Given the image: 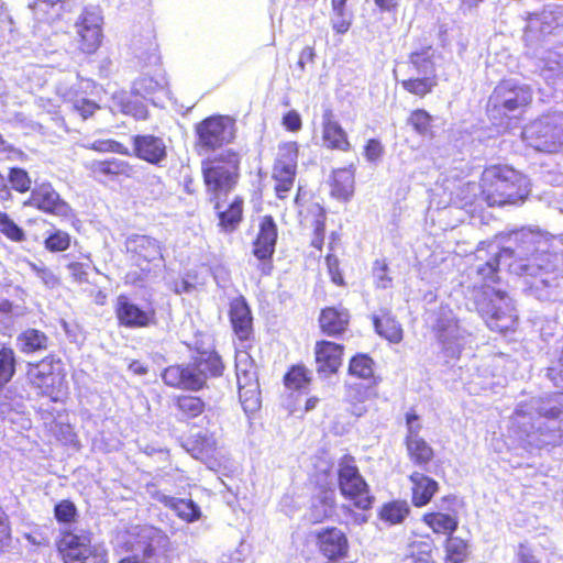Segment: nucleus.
I'll return each mask as SVG.
<instances>
[{
  "mask_svg": "<svg viewBox=\"0 0 563 563\" xmlns=\"http://www.w3.org/2000/svg\"><path fill=\"white\" fill-rule=\"evenodd\" d=\"M229 320L234 335L239 398L246 412H254L261 407L256 365L251 356V351L255 347L257 340L252 311L243 296L231 300Z\"/></svg>",
  "mask_w": 563,
  "mask_h": 563,
  "instance_id": "nucleus-1",
  "label": "nucleus"
},
{
  "mask_svg": "<svg viewBox=\"0 0 563 563\" xmlns=\"http://www.w3.org/2000/svg\"><path fill=\"white\" fill-rule=\"evenodd\" d=\"M503 256L507 261V271L528 283L539 280L548 286L547 276L555 269L553 255L547 249V242L531 233L520 234L512 246L504 247Z\"/></svg>",
  "mask_w": 563,
  "mask_h": 563,
  "instance_id": "nucleus-2",
  "label": "nucleus"
},
{
  "mask_svg": "<svg viewBox=\"0 0 563 563\" xmlns=\"http://www.w3.org/2000/svg\"><path fill=\"white\" fill-rule=\"evenodd\" d=\"M481 197L489 207L523 203L531 191L526 175L508 165L487 166L479 179Z\"/></svg>",
  "mask_w": 563,
  "mask_h": 563,
  "instance_id": "nucleus-3",
  "label": "nucleus"
},
{
  "mask_svg": "<svg viewBox=\"0 0 563 563\" xmlns=\"http://www.w3.org/2000/svg\"><path fill=\"white\" fill-rule=\"evenodd\" d=\"M532 101L530 86L503 79L488 97L486 113L494 124L510 128L523 119Z\"/></svg>",
  "mask_w": 563,
  "mask_h": 563,
  "instance_id": "nucleus-4",
  "label": "nucleus"
},
{
  "mask_svg": "<svg viewBox=\"0 0 563 563\" xmlns=\"http://www.w3.org/2000/svg\"><path fill=\"white\" fill-rule=\"evenodd\" d=\"M25 380L37 397L47 398L53 404H64L69 397L67 371L55 353L27 362Z\"/></svg>",
  "mask_w": 563,
  "mask_h": 563,
  "instance_id": "nucleus-5",
  "label": "nucleus"
},
{
  "mask_svg": "<svg viewBox=\"0 0 563 563\" xmlns=\"http://www.w3.org/2000/svg\"><path fill=\"white\" fill-rule=\"evenodd\" d=\"M241 153L233 148L203 159L201 173L207 194L231 192L235 189L241 176Z\"/></svg>",
  "mask_w": 563,
  "mask_h": 563,
  "instance_id": "nucleus-6",
  "label": "nucleus"
},
{
  "mask_svg": "<svg viewBox=\"0 0 563 563\" xmlns=\"http://www.w3.org/2000/svg\"><path fill=\"white\" fill-rule=\"evenodd\" d=\"M336 483L341 496L355 509L367 511L373 508L375 497L353 455L344 454L339 459Z\"/></svg>",
  "mask_w": 563,
  "mask_h": 563,
  "instance_id": "nucleus-7",
  "label": "nucleus"
},
{
  "mask_svg": "<svg viewBox=\"0 0 563 563\" xmlns=\"http://www.w3.org/2000/svg\"><path fill=\"white\" fill-rule=\"evenodd\" d=\"M126 252L131 269L125 274V282L140 283L159 268L163 255L158 243L146 235H133L126 241Z\"/></svg>",
  "mask_w": 563,
  "mask_h": 563,
  "instance_id": "nucleus-8",
  "label": "nucleus"
},
{
  "mask_svg": "<svg viewBox=\"0 0 563 563\" xmlns=\"http://www.w3.org/2000/svg\"><path fill=\"white\" fill-rule=\"evenodd\" d=\"M523 139L536 150L559 153L563 150V111H553L536 118L522 131Z\"/></svg>",
  "mask_w": 563,
  "mask_h": 563,
  "instance_id": "nucleus-9",
  "label": "nucleus"
},
{
  "mask_svg": "<svg viewBox=\"0 0 563 563\" xmlns=\"http://www.w3.org/2000/svg\"><path fill=\"white\" fill-rule=\"evenodd\" d=\"M408 64L412 70L426 71L424 76H411L400 81L402 89L419 99L431 95L439 85L434 57L431 46H424L408 55Z\"/></svg>",
  "mask_w": 563,
  "mask_h": 563,
  "instance_id": "nucleus-10",
  "label": "nucleus"
},
{
  "mask_svg": "<svg viewBox=\"0 0 563 563\" xmlns=\"http://www.w3.org/2000/svg\"><path fill=\"white\" fill-rule=\"evenodd\" d=\"M197 145L214 151L232 143L235 139V121L229 115L213 114L196 126Z\"/></svg>",
  "mask_w": 563,
  "mask_h": 563,
  "instance_id": "nucleus-11",
  "label": "nucleus"
},
{
  "mask_svg": "<svg viewBox=\"0 0 563 563\" xmlns=\"http://www.w3.org/2000/svg\"><path fill=\"white\" fill-rule=\"evenodd\" d=\"M494 297L482 307V313L492 331L507 334L518 327V316L506 291L494 290Z\"/></svg>",
  "mask_w": 563,
  "mask_h": 563,
  "instance_id": "nucleus-12",
  "label": "nucleus"
},
{
  "mask_svg": "<svg viewBox=\"0 0 563 563\" xmlns=\"http://www.w3.org/2000/svg\"><path fill=\"white\" fill-rule=\"evenodd\" d=\"M92 539L93 534L89 530L76 532L73 529H63L55 544L64 561L85 562L98 556Z\"/></svg>",
  "mask_w": 563,
  "mask_h": 563,
  "instance_id": "nucleus-13",
  "label": "nucleus"
},
{
  "mask_svg": "<svg viewBox=\"0 0 563 563\" xmlns=\"http://www.w3.org/2000/svg\"><path fill=\"white\" fill-rule=\"evenodd\" d=\"M23 205L43 213L58 217L62 220L76 217L73 208L60 197L49 181L36 184Z\"/></svg>",
  "mask_w": 563,
  "mask_h": 563,
  "instance_id": "nucleus-14",
  "label": "nucleus"
},
{
  "mask_svg": "<svg viewBox=\"0 0 563 563\" xmlns=\"http://www.w3.org/2000/svg\"><path fill=\"white\" fill-rule=\"evenodd\" d=\"M114 314L118 325L125 329L147 328L156 323L155 309L142 308L126 294H120L115 298Z\"/></svg>",
  "mask_w": 563,
  "mask_h": 563,
  "instance_id": "nucleus-15",
  "label": "nucleus"
},
{
  "mask_svg": "<svg viewBox=\"0 0 563 563\" xmlns=\"http://www.w3.org/2000/svg\"><path fill=\"white\" fill-rule=\"evenodd\" d=\"M278 238V228L271 214L263 216L258 222V231L252 243L253 255L262 263L264 274H269L273 268V256Z\"/></svg>",
  "mask_w": 563,
  "mask_h": 563,
  "instance_id": "nucleus-16",
  "label": "nucleus"
},
{
  "mask_svg": "<svg viewBox=\"0 0 563 563\" xmlns=\"http://www.w3.org/2000/svg\"><path fill=\"white\" fill-rule=\"evenodd\" d=\"M230 192L209 195L213 206L218 227L225 233L234 232L243 221L244 199L236 195L229 199Z\"/></svg>",
  "mask_w": 563,
  "mask_h": 563,
  "instance_id": "nucleus-17",
  "label": "nucleus"
},
{
  "mask_svg": "<svg viewBox=\"0 0 563 563\" xmlns=\"http://www.w3.org/2000/svg\"><path fill=\"white\" fill-rule=\"evenodd\" d=\"M75 26L77 49L86 55L96 53L102 44V18L95 11L85 9Z\"/></svg>",
  "mask_w": 563,
  "mask_h": 563,
  "instance_id": "nucleus-18",
  "label": "nucleus"
},
{
  "mask_svg": "<svg viewBox=\"0 0 563 563\" xmlns=\"http://www.w3.org/2000/svg\"><path fill=\"white\" fill-rule=\"evenodd\" d=\"M181 445L194 459L205 463L210 470H217L222 465L220 446L213 432H198L187 437Z\"/></svg>",
  "mask_w": 563,
  "mask_h": 563,
  "instance_id": "nucleus-19",
  "label": "nucleus"
},
{
  "mask_svg": "<svg viewBox=\"0 0 563 563\" xmlns=\"http://www.w3.org/2000/svg\"><path fill=\"white\" fill-rule=\"evenodd\" d=\"M319 553L329 562H338L347 558L350 541L344 531L338 527H325L314 533Z\"/></svg>",
  "mask_w": 563,
  "mask_h": 563,
  "instance_id": "nucleus-20",
  "label": "nucleus"
},
{
  "mask_svg": "<svg viewBox=\"0 0 563 563\" xmlns=\"http://www.w3.org/2000/svg\"><path fill=\"white\" fill-rule=\"evenodd\" d=\"M441 504L448 512L430 510L422 515L421 521L435 534L452 536L459 528V514L452 506L459 501L457 496L448 494L441 497Z\"/></svg>",
  "mask_w": 563,
  "mask_h": 563,
  "instance_id": "nucleus-21",
  "label": "nucleus"
},
{
  "mask_svg": "<svg viewBox=\"0 0 563 563\" xmlns=\"http://www.w3.org/2000/svg\"><path fill=\"white\" fill-rule=\"evenodd\" d=\"M345 346L334 341L321 339L316 341L313 356L316 371L321 376H331L339 372L343 363Z\"/></svg>",
  "mask_w": 563,
  "mask_h": 563,
  "instance_id": "nucleus-22",
  "label": "nucleus"
},
{
  "mask_svg": "<svg viewBox=\"0 0 563 563\" xmlns=\"http://www.w3.org/2000/svg\"><path fill=\"white\" fill-rule=\"evenodd\" d=\"M87 169L93 179L100 181L133 178L136 174L135 167L132 164L114 157L93 161L87 165Z\"/></svg>",
  "mask_w": 563,
  "mask_h": 563,
  "instance_id": "nucleus-23",
  "label": "nucleus"
},
{
  "mask_svg": "<svg viewBox=\"0 0 563 563\" xmlns=\"http://www.w3.org/2000/svg\"><path fill=\"white\" fill-rule=\"evenodd\" d=\"M525 22L521 38L525 46L529 48L539 45L547 36L553 34L555 29L554 20L543 11L528 13Z\"/></svg>",
  "mask_w": 563,
  "mask_h": 563,
  "instance_id": "nucleus-24",
  "label": "nucleus"
},
{
  "mask_svg": "<svg viewBox=\"0 0 563 563\" xmlns=\"http://www.w3.org/2000/svg\"><path fill=\"white\" fill-rule=\"evenodd\" d=\"M351 313L342 306H327L320 310L318 325L327 336L341 338L350 327Z\"/></svg>",
  "mask_w": 563,
  "mask_h": 563,
  "instance_id": "nucleus-25",
  "label": "nucleus"
},
{
  "mask_svg": "<svg viewBox=\"0 0 563 563\" xmlns=\"http://www.w3.org/2000/svg\"><path fill=\"white\" fill-rule=\"evenodd\" d=\"M322 141L331 151L350 152L352 143L346 131L336 120L333 111L327 109L322 115Z\"/></svg>",
  "mask_w": 563,
  "mask_h": 563,
  "instance_id": "nucleus-26",
  "label": "nucleus"
},
{
  "mask_svg": "<svg viewBox=\"0 0 563 563\" xmlns=\"http://www.w3.org/2000/svg\"><path fill=\"white\" fill-rule=\"evenodd\" d=\"M336 511V497L333 487L329 484L319 487L312 497L309 507V518L312 525L322 523L331 519Z\"/></svg>",
  "mask_w": 563,
  "mask_h": 563,
  "instance_id": "nucleus-27",
  "label": "nucleus"
},
{
  "mask_svg": "<svg viewBox=\"0 0 563 563\" xmlns=\"http://www.w3.org/2000/svg\"><path fill=\"white\" fill-rule=\"evenodd\" d=\"M408 479L410 486V500L413 507L422 508L429 505L440 490L439 483L422 472L415 471Z\"/></svg>",
  "mask_w": 563,
  "mask_h": 563,
  "instance_id": "nucleus-28",
  "label": "nucleus"
},
{
  "mask_svg": "<svg viewBox=\"0 0 563 563\" xmlns=\"http://www.w3.org/2000/svg\"><path fill=\"white\" fill-rule=\"evenodd\" d=\"M404 444L407 456L412 465L423 471H429V465L435 459V451L432 445L415 431L406 433Z\"/></svg>",
  "mask_w": 563,
  "mask_h": 563,
  "instance_id": "nucleus-29",
  "label": "nucleus"
},
{
  "mask_svg": "<svg viewBox=\"0 0 563 563\" xmlns=\"http://www.w3.org/2000/svg\"><path fill=\"white\" fill-rule=\"evenodd\" d=\"M329 188L331 197L349 201L355 191V166L350 164L333 169L329 178Z\"/></svg>",
  "mask_w": 563,
  "mask_h": 563,
  "instance_id": "nucleus-30",
  "label": "nucleus"
},
{
  "mask_svg": "<svg viewBox=\"0 0 563 563\" xmlns=\"http://www.w3.org/2000/svg\"><path fill=\"white\" fill-rule=\"evenodd\" d=\"M504 247L499 249L497 253L493 254L487 261L479 264L475 271L476 287L481 290L494 289L495 285L500 283V266L507 268V261L504 256Z\"/></svg>",
  "mask_w": 563,
  "mask_h": 563,
  "instance_id": "nucleus-31",
  "label": "nucleus"
},
{
  "mask_svg": "<svg viewBox=\"0 0 563 563\" xmlns=\"http://www.w3.org/2000/svg\"><path fill=\"white\" fill-rule=\"evenodd\" d=\"M134 155L147 163L157 164L166 156L162 139L154 135H135L132 139Z\"/></svg>",
  "mask_w": 563,
  "mask_h": 563,
  "instance_id": "nucleus-32",
  "label": "nucleus"
},
{
  "mask_svg": "<svg viewBox=\"0 0 563 563\" xmlns=\"http://www.w3.org/2000/svg\"><path fill=\"white\" fill-rule=\"evenodd\" d=\"M202 375L208 380L209 378L221 377L225 369V364L221 355L216 350L198 351L191 360Z\"/></svg>",
  "mask_w": 563,
  "mask_h": 563,
  "instance_id": "nucleus-33",
  "label": "nucleus"
},
{
  "mask_svg": "<svg viewBox=\"0 0 563 563\" xmlns=\"http://www.w3.org/2000/svg\"><path fill=\"white\" fill-rule=\"evenodd\" d=\"M19 349L24 354H34L48 349V335L34 328L23 330L16 338Z\"/></svg>",
  "mask_w": 563,
  "mask_h": 563,
  "instance_id": "nucleus-34",
  "label": "nucleus"
},
{
  "mask_svg": "<svg viewBox=\"0 0 563 563\" xmlns=\"http://www.w3.org/2000/svg\"><path fill=\"white\" fill-rule=\"evenodd\" d=\"M207 386V379L191 361L178 367V387L191 391H198Z\"/></svg>",
  "mask_w": 563,
  "mask_h": 563,
  "instance_id": "nucleus-35",
  "label": "nucleus"
},
{
  "mask_svg": "<svg viewBox=\"0 0 563 563\" xmlns=\"http://www.w3.org/2000/svg\"><path fill=\"white\" fill-rule=\"evenodd\" d=\"M410 514V507L404 499L384 503L378 510V518L388 525L401 523Z\"/></svg>",
  "mask_w": 563,
  "mask_h": 563,
  "instance_id": "nucleus-36",
  "label": "nucleus"
},
{
  "mask_svg": "<svg viewBox=\"0 0 563 563\" xmlns=\"http://www.w3.org/2000/svg\"><path fill=\"white\" fill-rule=\"evenodd\" d=\"M298 156L299 144L296 141L283 142L278 145L273 168L297 172Z\"/></svg>",
  "mask_w": 563,
  "mask_h": 563,
  "instance_id": "nucleus-37",
  "label": "nucleus"
},
{
  "mask_svg": "<svg viewBox=\"0 0 563 563\" xmlns=\"http://www.w3.org/2000/svg\"><path fill=\"white\" fill-rule=\"evenodd\" d=\"M376 332L386 340L398 343L402 340V329L400 323L389 314L383 312L373 319Z\"/></svg>",
  "mask_w": 563,
  "mask_h": 563,
  "instance_id": "nucleus-38",
  "label": "nucleus"
},
{
  "mask_svg": "<svg viewBox=\"0 0 563 563\" xmlns=\"http://www.w3.org/2000/svg\"><path fill=\"white\" fill-rule=\"evenodd\" d=\"M312 378L310 371L303 364L291 365L283 377V383L287 389L300 390L310 385Z\"/></svg>",
  "mask_w": 563,
  "mask_h": 563,
  "instance_id": "nucleus-39",
  "label": "nucleus"
},
{
  "mask_svg": "<svg viewBox=\"0 0 563 563\" xmlns=\"http://www.w3.org/2000/svg\"><path fill=\"white\" fill-rule=\"evenodd\" d=\"M349 374L361 379L377 383L374 375V361L364 353H358L351 357L349 362Z\"/></svg>",
  "mask_w": 563,
  "mask_h": 563,
  "instance_id": "nucleus-40",
  "label": "nucleus"
},
{
  "mask_svg": "<svg viewBox=\"0 0 563 563\" xmlns=\"http://www.w3.org/2000/svg\"><path fill=\"white\" fill-rule=\"evenodd\" d=\"M15 372V352L11 346L3 344L0 346V390L12 380Z\"/></svg>",
  "mask_w": 563,
  "mask_h": 563,
  "instance_id": "nucleus-41",
  "label": "nucleus"
},
{
  "mask_svg": "<svg viewBox=\"0 0 563 563\" xmlns=\"http://www.w3.org/2000/svg\"><path fill=\"white\" fill-rule=\"evenodd\" d=\"M444 550L446 563H463L470 555L467 541L460 537H453V534L446 537Z\"/></svg>",
  "mask_w": 563,
  "mask_h": 563,
  "instance_id": "nucleus-42",
  "label": "nucleus"
},
{
  "mask_svg": "<svg viewBox=\"0 0 563 563\" xmlns=\"http://www.w3.org/2000/svg\"><path fill=\"white\" fill-rule=\"evenodd\" d=\"M408 125L421 136H433V117L423 108L413 109L407 118Z\"/></svg>",
  "mask_w": 563,
  "mask_h": 563,
  "instance_id": "nucleus-43",
  "label": "nucleus"
},
{
  "mask_svg": "<svg viewBox=\"0 0 563 563\" xmlns=\"http://www.w3.org/2000/svg\"><path fill=\"white\" fill-rule=\"evenodd\" d=\"M296 176V170L273 168L272 178L274 180V192L278 199L285 200L288 198L289 192L294 188Z\"/></svg>",
  "mask_w": 563,
  "mask_h": 563,
  "instance_id": "nucleus-44",
  "label": "nucleus"
},
{
  "mask_svg": "<svg viewBox=\"0 0 563 563\" xmlns=\"http://www.w3.org/2000/svg\"><path fill=\"white\" fill-rule=\"evenodd\" d=\"M314 220L312 221V236L310 241V245L321 251L324 244V235H325V220L327 214L324 209L319 205L314 203L312 206Z\"/></svg>",
  "mask_w": 563,
  "mask_h": 563,
  "instance_id": "nucleus-45",
  "label": "nucleus"
},
{
  "mask_svg": "<svg viewBox=\"0 0 563 563\" xmlns=\"http://www.w3.org/2000/svg\"><path fill=\"white\" fill-rule=\"evenodd\" d=\"M8 181L10 191L14 190L18 194L31 192L32 179L30 174L21 167H10L8 169Z\"/></svg>",
  "mask_w": 563,
  "mask_h": 563,
  "instance_id": "nucleus-46",
  "label": "nucleus"
},
{
  "mask_svg": "<svg viewBox=\"0 0 563 563\" xmlns=\"http://www.w3.org/2000/svg\"><path fill=\"white\" fill-rule=\"evenodd\" d=\"M43 244L45 250L51 253H62L70 247L71 235L67 231L55 229L48 232Z\"/></svg>",
  "mask_w": 563,
  "mask_h": 563,
  "instance_id": "nucleus-47",
  "label": "nucleus"
},
{
  "mask_svg": "<svg viewBox=\"0 0 563 563\" xmlns=\"http://www.w3.org/2000/svg\"><path fill=\"white\" fill-rule=\"evenodd\" d=\"M205 402L197 396L178 397V412L180 419L189 420L200 416L205 411Z\"/></svg>",
  "mask_w": 563,
  "mask_h": 563,
  "instance_id": "nucleus-48",
  "label": "nucleus"
},
{
  "mask_svg": "<svg viewBox=\"0 0 563 563\" xmlns=\"http://www.w3.org/2000/svg\"><path fill=\"white\" fill-rule=\"evenodd\" d=\"M54 517L59 525H73L78 520V509L70 499H62L54 506Z\"/></svg>",
  "mask_w": 563,
  "mask_h": 563,
  "instance_id": "nucleus-49",
  "label": "nucleus"
},
{
  "mask_svg": "<svg viewBox=\"0 0 563 563\" xmlns=\"http://www.w3.org/2000/svg\"><path fill=\"white\" fill-rule=\"evenodd\" d=\"M435 545L432 540L412 541L408 545V556L415 563H429Z\"/></svg>",
  "mask_w": 563,
  "mask_h": 563,
  "instance_id": "nucleus-50",
  "label": "nucleus"
},
{
  "mask_svg": "<svg viewBox=\"0 0 563 563\" xmlns=\"http://www.w3.org/2000/svg\"><path fill=\"white\" fill-rule=\"evenodd\" d=\"M0 233L14 243L25 241L24 230L19 227L7 212L3 211H0Z\"/></svg>",
  "mask_w": 563,
  "mask_h": 563,
  "instance_id": "nucleus-51",
  "label": "nucleus"
},
{
  "mask_svg": "<svg viewBox=\"0 0 563 563\" xmlns=\"http://www.w3.org/2000/svg\"><path fill=\"white\" fill-rule=\"evenodd\" d=\"M85 148L97 153H114L129 156L130 150L119 141L112 139L96 140L85 145Z\"/></svg>",
  "mask_w": 563,
  "mask_h": 563,
  "instance_id": "nucleus-52",
  "label": "nucleus"
},
{
  "mask_svg": "<svg viewBox=\"0 0 563 563\" xmlns=\"http://www.w3.org/2000/svg\"><path fill=\"white\" fill-rule=\"evenodd\" d=\"M353 13L350 10H331V26L334 33L345 34L352 26Z\"/></svg>",
  "mask_w": 563,
  "mask_h": 563,
  "instance_id": "nucleus-53",
  "label": "nucleus"
},
{
  "mask_svg": "<svg viewBox=\"0 0 563 563\" xmlns=\"http://www.w3.org/2000/svg\"><path fill=\"white\" fill-rule=\"evenodd\" d=\"M159 89V82L153 77L144 75L136 78L132 84L134 95L147 98Z\"/></svg>",
  "mask_w": 563,
  "mask_h": 563,
  "instance_id": "nucleus-54",
  "label": "nucleus"
},
{
  "mask_svg": "<svg viewBox=\"0 0 563 563\" xmlns=\"http://www.w3.org/2000/svg\"><path fill=\"white\" fill-rule=\"evenodd\" d=\"M325 265L331 282L339 287H345L346 282L344 279L343 272L340 268V260L338 258V256L332 252H329L325 255Z\"/></svg>",
  "mask_w": 563,
  "mask_h": 563,
  "instance_id": "nucleus-55",
  "label": "nucleus"
},
{
  "mask_svg": "<svg viewBox=\"0 0 563 563\" xmlns=\"http://www.w3.org/2000/svg\"><path fill=\"white\" fill-rule=\"evenodd\" d=\"M178 517L187 522H194L200 519L201 509L191 499H178Z\"/></svg>",
  "mask_w": 563,
  "mask_h": 563,
  "instance_id": "nucleus-56",
  "label": "nucleus"
},
{
  "mask_svg": "<svg viewBox=\"0 0 563 563\" xmlns=\"http://www.w3.org/2000/svg\"><path fill=\"white\" fill-rule=\"evenodd\" d=\"M32 272L47 287L55 288L60 285V278L48 267L31 264Z\"/></svg>",
  "mask_w": 563,
  "mask_h": 563,
  "instance_id": "nucleus-57",
  "label": "nucleus"
},
{
  "mask_svg": "<svg viewBox=\"0 0 563 563\" xmlns=\"http://www.w3.org/2000/svg\"><path fill=\"white\" fill-rule=\"evenodd\" d=\"M363 155L367 162H378L384 155L382 142L378 139H368L364 145Z\"/></svg>",
  "mask_w": 563,
  "mask_h": 563,
  "instance_id": "nucleus-58",
  "label": "nucleus"
},
{
  "mask_svg": "<svg viewBox=\"0 0 563 563\" xmlns=\"http://www.w3.org/2000/svg\"><path fill=\"white\" fill-rule=\"evenodd\" d=\"M373 272L376 277L377 287L387 288L391 284V277L388 276V264L386 263V261H375Z\"/></svg>",
  "mask_w": 563,
  "mask_h": 563,
  "instance_id": "nucleus-59",
  "label": "nucleus"
},
{
  "mask_svg": "<svg viewBox=\"0 0 563 563\" xmlns=\"http://www.w3.org/2000/svg\"><path fill=\"white\" fill-rule=\"evenodd\" d=\"M282 123L289 132H297L302 126V120L296 110L286 112L283 117Z\"/></svg>",
  "mask_w": 563,
  "mask_h": 563,
  "instance_id": "nucleus-60",
  "label": "nucleus"
},
{
  "mask_svg": "<svg viewBox=\"0 0 563 563\" xmlns=\"http://www.w3.org/2000/svg\"><path fill=\"white\" fill-rule=\"evenodd\" d=\"M66 267L76 280L81 282L86 279L88 275V263H84L80 261H71L66 265Z\"/></svg>",
  "mask_w": 563,
  "mask_h": 563,
  "instance_id": "nucleus-61",
  "label": "nucleus"
},
{
  "mask_svg": "<svg viewBox=\"0 0 563 563\" xmlns=\"http://www.w3.org/2000/svg\"><path fill=\"white\" fill-rule=\"evenodd\" d=\"M405 420L407 426V433L415 431L417 434H419L421 424L419 423V416L413 409H410L406 412Z\"/></svg>",
  "mask_w": 563,
  "mask_h": 563,
  "instance_id": "nucleus-62",
  "label": "nucleus"
},
{
  "mask_svg": "<svg viewBox=\"0 0 563 563\" xmlns=\"http://www.w3.org/2000/svg\"><path fill=\"white\" fill-rule=\"evenodd\" d=\"M74 108L86 119L95 112L98 106L92 101L81 99L74 104Z\"/></svg>",
  "mask_w": 563,
  "mask_h": 563,
  "instance_id": "nucleus-63",
  "label": "nucleus"
},
{
  "mask_svg": "<svg viewBox=\"0 0 563 563\" xmlns=\"http://www.w3.org/2000/svg\"><path fill=\"white\" fill-rule=\"evenodd\" d=\"M11 530L9 525L0 516V552L10 543Z\"/></svg>",
  "mask_w": 563,
  "mask_h": 563,
  "instance_id": "nucleus-64",
  "label": "nucleus"
}]
</instances>
